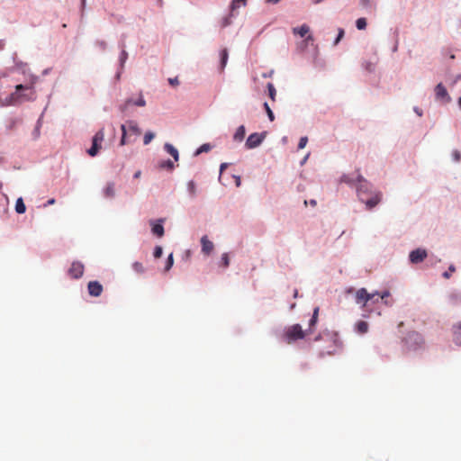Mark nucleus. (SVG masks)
I'll use <instances>...</instances> for the list:
<instances>
[{"label": "nucleus", "mask_w": 461, "mask_h": 461, "mask_svg": "<svg viewBox=\"0 0 461 461\" xmlns=\"http://www.w3.org/2000/svg\"><path fill=\"white\" fill-rule=\"evenodd\" d=\"M168 83L173 86H176L179 85V81H178V78L177 77H174V78H168Z\"/></svg>", "instance_id": "c03bdc74"}, {"label": "nucleus", "mask_w": 461, "mask_h": 461, "mask_svg": "<svg viewBox=\"0 0 461 461\" xmlns=\"http://www.w3.org/2000/svg\"><path fill=\"white\" fill-rule=\"evenodd\" d=\"M220 57H221L220 70H221V72H222L227 65L228 59H229V53H228L227 49H223L221 50Z\"/></svg>", "instance_id": "a211bd4d"}, {"label": "nucleus", "mask_w": 461, "mask_h": 461, "mask_svg": "<svg viewBox=\"0 0 461 461\" xmlns=\"http://www.w3.org/2000/svg\"><path fill=\"white\" fill-rule=\"evenodd\" d=\"M245 133H246L245 127L243 125H240L236 130V132H235V134L233 136L234 140H236V141L243 140V139L245 137Z\"/></svg>", "instance_id": "4be33fe9"}, {"label": "nucleus", "mask_w": 461, "mask_h": 461, "mask_svg": "<svg viewBox=\"0 0 461 461\" xmlns=\"http://www.w3.org/2000/svg\"><path fill=\"white\" fill-rule=\"evenodd\" d=\"M266 138V133L265 132H261V133H258V132H255V133H252L250 134L247 140H246V143H245V146L247 149H255L257 147H258L262 141L265 140Z\"/></svg>", "instance_id": "6e6552de"}, {"label": "nucleus", "mask_w": 461, "mask_h": 461, "mask_svg": "<svg viewBox=\"0 0 461 461\" xmlns=\"http://www.w3.org/2000/svg\"><path fill=\"white\" fill-rule=\"evenodd\" d=\"M230 24V22H229V19L228 18H225L224 19V22L222 23V26L225 27V26H228Z\"/></svg>", "instance_id": "3c124183"}, {"label": "nucleus", "mask_w": 461, "mask_h": 461, "mask_svg": "<svg viewBox=\"0 0 461 461\" xmlns=\"http://www.w3.org/2000/svg\"><path fill=\"white\" fill-rule=\"evenodd\" d=\"M405 347L409 350H418L422 348L425 345L423 336L418 331H410L403 339Z\"/></svg>", "instance_id": "7ed1b4c3"}, {"label": "nucleus", "mask_w": 461, "mask_h": 461, "mask_svg": "<svg viewBox=\"0 0 461 461\" xmlns=\"http://www.w3.org/2000/svg\"><path fill=\"white\" fill-rule=\"evenodd\" d=\"M173 264H174L173 254H170L168 256L167 263H166L165 271H168L172 267Z\"/></svg>", "instance_id": "f704fd0d"}, {"label": "nucleus", "mask_w": 461, "mask_h": 461, "mask_svg": "<svg viewBox=\"0 0 461 461\" xmlns=\"http://www.w3.org/2000/svg\"><path fill=\"white\" fill-rule=\"evenodd\" d=\"M357 180L359 182V185L357 186V194H358L359 200L362 203H366L367 209L374 208L381 201L382 194L380 193H375L370 198H366V185H367V182L360 175L357 176Z\"/></svg>", "instance_id": "f03ea898"}, {"label": "nucleus", "mask_w": 461, "mask_h": 461, "mask_svg": "<svg viewBox=\"0 0 461 461\" xmlns=\"http://www.w3.org/2000/svg\"><path fill=\"white\" fill-rule=\"evenodd\" d=\"M154 138H155V134L153 132L147 131L143 138L144 145L149 144Z\"/></svg>", "instance_id": "c85d7f7f"}, {"label": "nucleus", "mask_w": 461, "mask_h": 461, "mask_svg": "<svg viewBox=\"0 0 461 461\" xmlns=\"http://www.w3.org/2000/svg\"><path fill=\"white\" fill-rule=\"evenodd\" d=\"M87 289L90 295L97 297L103 292V285L97 281H90L87 285Z\"/></svg>", "instance_id": "f8f14e48"}, {"label": "nucleus", "mask_w": 461, "mask_h": 461, "mask_svg": "<svg viewBox=\"0 0 461 461\" xmlns=\"http://www.w3.org/2000/svg\"><path fill=\"white\" fill-rule=\"evenodd\" d=\"M154 258H158L162 256V248L160 246H157L154 249Z\"/></svg>", "instance_id": "58836bf2"}, {"label": "nucleus", "mask_w": 461, "mask_h": 461, "mask_svg": "<svg viewBox=\"0 0 461 461\" xmlns=\"http://www.w3.org/2000/svg\"><path fill=\"white\" fill-rule=\"evenodd\" d=\"M84 274V265L78 261H74L68 269V275L70 277L77 279L80 278Z\"/></svg>", "instance_id": "1a4fd4ad"}, {"label": "nucleus", "mask_w": 461, "mask_h": 461, "mask_svg": "<svg viewBox=\"0 0 461 461\" xmlns=\"http://www.w3.org/2000/svg\"><path fill=\"white\" fill-rule=\"evenodd\" d=\"M356 330L360 334H365L368 331V323L365 321H359L356 323Z\"/></svg>", "instance_id": "412c9836"}, {"label": "nucleus", "mask_w": 461, "mask_h": 461, "mask_svg": "<svg viewBox=\"0 0 461 461\" xmlns=\"http://www.w3.org/2000/svg\"><path fill=\"white\" fill-rule=\"evenodd\" d=\"M175 167L174 162L170 159L162 160L158 163V168L160 169H167V170H173Z\"/></svg>", "instance_id": "5701e85b"}, {"label": "nucleus", "mask_w": 461, "mask_h": 461, "mask_svg": "<svg viewBox=\"0 0 461 461\" xmlns=\"http://www.w3.org/2000/svg\"><path fill=\"white\" fill-rule=\"evenodd\" d=\"M140 171H138V172H136V173L134 174V177H135V178L140 177Z\"/></svg>", "instance_id": "5fc2aeb1"}, {"label": "nucleus", "mask_w": 461, "mask_h": 461, "mask_svg": "<svg viewBox=\"0 0 461 461\" xmlns=\"http://www.w3.org/2000/svg\"><path fill=\"white\" fill-rule=\"evenodd\" d=\"M415 112L417 113V114H418L419 116H421V115H422V113H421V112H420L417 108L415 109Z\"/></svg>", "instance_id": "4d7b16f0"}, {"label": "nucleus", "mask_w": 461, "mask_h": 461, "mask_svg": "<svg viewBox=\"0 0 461 461\" xmlns=\"http://www.w3.org/2000/svg\"><path fill=\"white\" fill-rule=\"evenodd\" d=\"M128 129L131 132H132L135 135H140L141 133L140 129L139 128L137 122L133 121L127 122Z\"/></svg>", "instance_id": "b1692460"}, {"label": "nucleus", "mask_w": 461, "mask_h": 461, "mask_svg": "<svg viewBox=\"0 0 461 461\" xmlns=\"http://www.w3.org/2000/svg\"><path fill=\"white\" fill-rule=\"evenodd\" d=\"M360 5L364 7V8H366L370 5V0H360Z\"/></svg>", "instance_id": "49530a36"}, {"label": "nucleus", "mask_w": 461, "mask_h": 461, "mask_svg": "<svg viewBox=\"0 0 461 461\" xmlns=\"http://www.w3.org/2000/svg\"><path fill=\"white\" fill-rule=\"evenodd\" d=\"M229 265H230L229 255H228V253H223L221 256V266H222L223 267H228Z\"/></svg>", "instance_id": "72a5a7b5"}, {"label": "nucleus", "mask_w": 461, "mask_h": 461, "mask_svg": "<svg viewBox=\"0 0 461 461\" xmlns=\"http://www.w3.org/2000/svg\"><path fill=\"white\" fill-rule=\"evenodd\" d=\"M35 98V91L33 84L17 85L15 91L6 96L5 99L0 98V104L2 106L17 105L26 101H31Z\"/></svg>", "instance_id": "f257e3e1"}, {"label": "nucleus", "mask_w": 461, "mask_h": 461, "mask_svg": "<svg viewBox=\"0 0 461 461\" xmlns=\"http://www.w3.org/2000/svg\"><path fill=\"white\" fill-rule=\"evenodd\" d=\"M104 139V131L103 129L99 130L93 137L92 140V147L87 150V153L91 157H95L97 155L99 149H101V144Z\"/></svg>", "instance_id": "0eeeda50"}, {"label": "nucleus", "mask_w": 461, "mask_h": 461, "mask_svg": "<svg viewBox=\"0 0 461 461\" xmlns=\"http://www.w3.org/2000/svg\"><path fill=\"white\" fill-rule=\"evenodd\" d=\"M246 4L245 0H233L231 2V9L234 10L240 7L241 5H244Z\"/></svg>", "instance_id": "e433bc0d"}, {"label": "nucleus", "mask_w": 461, "mask_h": 461, "mask_svg": "<svg viewBox=\"0 0 461 461\" xmlns=\"http://www.w3.org/2000/svg\"><path fill=\"white\" fill-rule=\"evenodd\" d=\"M427 256L428 254L425 249H417L410 253L409 258L412 264H418L422 262L427 258Z\"/></svg>", "instance_id": "9d476101"}, {"label": "nucleus", "mask_w": 461, "mask_h": 461, "mask_svg": "<svg viewBox=\"0 0 461 461\" xmlns=\"http://www.w3.org/2000/svg\"><path fill=\"white\" fill-rule=\"evenodd\" d=\"M358 30H364L366 27V20L365 18H358L356 22Z\"/></svg>", "instance_id": "2f4dec72"}, {"label": "nucleus", "mask_w": 461, "mask_h": 461, "mask_svg": "<svg viewBox=\"0 0 461 461\" xmlns=\"http://www.w3.org/2000/svg\"><path fill=\"white\" fill-rule=\"evenodd\" d=\"M318 316H319V307H316L313 310L312 316L309 321V329L306 330L307 334L312 331L313 327L316 325L318 321Z\"/></svg>", "instance_id": "f3484780"}, {"label": "nucleus", "mask_w": 461, "mask_h": 461, "mask_svg": "<svg viewBox=\"0 0 461 461\" xmlns=\"http://www.w3.org/2000/svg\"><path fill=\"white\" fill-rule=\"evenodd\" d=\"M332 341L334 343V346H333V349L328 351V354H330V355L335 353L336 348L338 347V345H337V342H338L337 339H335V338L332 339Z\"/></svg>", "instance_id": "a18cd8bd"}, {"label": "nucleus", "mask_w": 461, "mask_h": 461, "mask_svg": "<svg viewBox=\"0 0 461 461\" xmlns=\"http://www.w3.org/2000/svg\"><path fill=\"white\" fill-rule=\"evenodd\" d=\"M127 58H128V53L125 50H122L121 53V56H120V61H121L122 65L124 64Z\"/></svg>", "instance_id": "79ce46f5"}, {"label": "nucleus", "mask_w": 461, "mask_h": 461, "mask_svg": "<svg viewBox=\"0 0 461 461\" xmlns=\"http://www.w3.org/2000/svg\"><path fill=\"white\" fill-rule=\"evenodd\" d=\"M402 326H403V322L402 321L399 323V327H402Z\"/></svg>", "instance_id": "052dcab7"}, {"label": "nucleus", "mask_w": 461, "mask_h": 461, "mask_svg": "<svg viewBox=\"0 0 461 461\" xmlns=\"http://www.w3.org/2000/svg\"><path fill=\"white\" fill-rule=\"evenodd\" d=\"M343 36H344V30H343V29H339V30L338 37H337V39L335 40L334 44H335V45H336V44H338V43H339V41L343 38Z\"/></svg>", "instance_id": "37998d69"}, {"label": "nucleus", "mask_w": 461, "mask_h": 461, "mask_svg": "<svg viewBox=\"0 0 461 461\" xmlns=\"http://www.w3.org/2000/svg\"><path fill=\"white\" fill-rule=\"evenodd\" d=\"M435 95H436L437 99H438V100H443L447 103L450 101V97L447 94V91L442 83H439L436 86Z\"/></svg>", "instance_id": "9b49d317"}, {"label": "nucleus", "mask_w": 461, "mask_h": 461, "mask_svg": "<svg viewBox=\"0 0 461 461\" xmlns=\"http://www.w3.org/2000/svg\"><path fill=\"white\" fill-rule=\"evenodd\" d=\"M264 107H265L266 112H267V113L268 115L269 120L271 122H273L274 119H275V116H274V113H273L272 110L270 109L269 105L267 104V103L264 104Z\"/></svg>", "instance_id": "c9c22d12"}, {"label": "nucleus", "mask_w": 461, "mask_h": 461, "mask_svg": "<svg viewBox=\"0 0 461 461\" xmlns=\"http://www.w3.org/2000/svg\"><path fill=\"white\" fill-rule=\"evenodd\" d=\"M458 105H459V107L461 108V96H460V97H459V99H458Z\"/></svg>", "instance_id": "13d9d810"}, {"label": "nucleus", "mask_w": 461, "mask_h": 461, "mask_svg": "<svg viewBox=\"0 0 461 461\" xmlns=\"http://www.w3.org/2000/svg\"><path fill=\"white\" fill-rule=\"evenodd\" d=\"M235 185L237 187H240L241 185V179L240 176H235Z\"/></svg>", "instance_id": "de8ad7c7"}, {"label": "nucleus", "mask_w": 461, "mask_h": 461, "mask_svg": "<svg viewBox=\"0 0 461 461\" xmlns=\"http://www.w3.org/2000/svg\"><path fill=\"white\" fill-rule=\"evenodd\" d=\"M202 252L204 255H210L214 249L213 243L208 240L207 236H203L201 239Z\"/></svg>", "instance_id": "ddd939ff"}, {"label": "nucleus", "mask_w": 461, "mask_h": 461, "mask_svg": "<svg viewBox=\"0 0 461 461\" xmlns=\"http://www.w3.org/2000/svg\"><path fill=\"white\" fill-rule=\"evenodd\" d=\"M306 334V330H303L300 324H294L285 330L284 333V340L290 344L294 341L303 339Z\"/></svg>", "instance_id": "20e7f679"}, {"label": "nucleus", "mask_w": 461, "mask_h": 461, "mask_svg": "<svg viewBox=\"0 0 461 461\" xmlns=\"http://www.w3.org/2000/svg\"><path fill=\"white\" fill-rule=\"evenodd\" d=\"M212 149L211 145L209 143L203 144L200 146V148L196 150L195 155H199L203 152H208Z\"/></svg>", "instance_id": "c756f323"}, {"label": "nucleus", "mask_w": 461, "mask_h": 461, "mask_svg": "<svg viewBox=\"0 0 461 461\" xmlns=\"http://www.w3.org/2000/svg\"><path fill=\"white\" fill-rule=\"evenodd\" d=\"M187 188H188L190 195L193 196V197L195 196L196 187H195V184H194V181H189L188 182Z\"/></svg>", "instance_id": "7c9ffc66"}, {"label": "nucleus", "mask_w": 461, "mask_h": 461, "mask_svg": "<svg viewBox=\"0 0 461 461\" xmlns=\"http://www.w3.org/2000/svg\"><path fill=\"white\" fill-rule=\"evenodd\" d=\"M453 340L456 345H461V322L453 326Z\"/></svg>", "instance_id": "dca6fc26"}, {"label": "nucleus", "mask_w": 461, "mask_h": 461, "mask_svg": "<svg viewBox=\"0 0 461 461\" xmlns=\"http://www.w3.org/2000/svg\"><path fill=\"white\" fill-rule=\"evenodd\" d=\"M132 268L138 274H142L145 271V268H144L142 263H140V262H134L132 264Z\"/></svg>", "instance_id": "bb28decb"}, {"label": "nucleus", "mask_w": 461, "mask_h": 461, "mask_svg": "<svg viewBox=\"0 0 461 461\" xmlns=\"http://www.w3.org/2000/svg\"><path fill=\"white\" fill-rule=\"evenodd\" d=\"M341 181L346 182V183H348V182H349L347 176H343V177L341 178Z\"/></svg>", "instance_id": "6e6d98bb"}, {"label": "nucleus", "mask_w": 461, "mask_h": 461, "mask_svg": "<svg viewBox=\"0 0 461 461\" xmlns=\"http://www.w3.org/2000/svg\"><path fill=\"white\" fill-rule=\"evenodd\" d=\"M55 203V199L54 198H51L50 199L47 203L45 204V206L47 205H50V204H54Z\"/></svg>", "instance_id": "8fccbe9b"}, {"label": "nucleus", "mask_w": 461, "mask_h": 461, "mask_svg": "<svg viewBox=\"0 0 461 461\" xmlns=\"http://www.w3.org/2000/svg\"><path fill=\"white\" fill-rule=\"evenodd\" d=\"M389 292H384L383 294H378V296H375V303L378 302L379 300H384L385 297L389 296Z\"/></svg>", "instance_id": "ea45409f"}, {"label": "nucleus", "mask_w": 461, "mask_h": 461, "mask_svg": "<svg viewBox=\"0 0 461 461\" xmlns=\"http://www.w3.org/2000/svg\"><path fill=\"white\" fill-rule=\"evenodd\" d=\"M164 149L168 154H170L174 158L175 161L178 160V158H179L178 151L173 145H171L170 143H166L164 145Z\"/></svg>", "instance_id": "aec40b11"}, {"label": "nucleus", "mask_w": 461, "mask_h": 461, "mask_svg": "<svg viewBox=\"0 0 461 461\" xmlns=\"http://www.w3.org/2000/svg\"><path fill=\"white\" fill-rule=\"evenodd\" d=\"M310 27L307 24H303L300 27H294L293 28V32L295 35H299L300 37L303 38L307 35L305 40H303L302 42L298 44V48L303 51L304 50L309 43H312L314 39L312 35L309 34Z\"/></svg>", "instance_id": "39448f33"}, {"label": "nucleus", "mask_w": 461, "mask_h": 461, "mask_svg": "<svg viewBox=\"0 0 461 461\" xmlns=\"http://www.w3.org/2000/svg\"><path fill=\"white\" fill-rule=\"evenodd\" d=\"M310 204H311L312 206H315V205L317 204V203H316V201H315V200H311V201H310Z\"/></svg>", "instance_id": "864d4df0"}, {"label": "nucleus", "mask_w": 461, "mask_h": 461, "mask_svg": "<svg viewBox=\"0 0 461 461\" xmlns=\"http://www.w3.org/2000/svg\"><path fill=\"white\" fill-rule=\"evenodd\" d=\"M228 167L227 163H222L220 167V172L222 173V171Z\"/></svg>", "instance_id": "09e8293b"}, {"label": "nucleus", "mask_w": 461, "mask_h": 461, "mask_svg": "<svg viewBox=\"0 0 461 461\" xmlns=\"http://www.w3.org/2000/svg\"><path fill=\"white\" fill-rule=\"evenodd\" d=\"M307 142H308V138L302 137L298 143V149H303L306 146Z\"/></svg>", "instance_id": "4c0bfd02"}, {"label": "nucleus", "mask_w": 461, "mask_h": 461, "mask_svg": "<svg viewBox=\"0 0 461 461\" xmlns=\"http://www.w3.org/2000/svg\"><path fill=\"white\" fill-rule=\"evenodd\" d=\"M131 104H135L137 106H145L146 105V101L144 100L143 96L140 95L139 97V99L135 102H133L131 99H128L127 101H125V103L121 106V110L122 112L126 111L128 109V107L131 105Z\"/></svg>", "instance_id": "4468645a"}, {"label": "nucleus", "mask_w": 461, "mask_h": 461, "mask_svg": "<svg viewBox=\"0 0 461 461\" xmlns=\"http://www.w3.org/2000/svg\"><path fill=\"white\" fill-rule=\"evenodd\" d=\"M104 197L112 199L115 196V184L113 182L107 183L105 187L103 189Z\"/></svg>", "instance_id": "2eb2a0df"}, {"label": "nucleus", "mask_w": 461, "mask_h": 461, "mask_svg": "<svg viewBox=\"0 0 461 461\" xmlns=\"http://www.w3.org/2000/svg\"><path fill=\"white\" fill-rule=\"evenodd\" d=\"M280 0H267L268 4H277Z\"/></svg>", "instance_id": "603ef678"}, {"label": "nucleus", "mask_w": 461, "mask_h": 461, "mask_svg": "<svg viewBox=\"0 0 461 461\" xmlns=\"http://www.w3.org/2000/svg\"><path fill=\"white\" fill-rule=\"evenodd\" d=\"M322 1H323V0H314V3H315V4H319V3L322 2Z\"/></svg>", "instance_id": "bf43d9fd"}, {"label": "nucleus", "mask_w": 461, "mask_h": 461, "mask_svg": "<svg viewBox=\"0 0 461 461\" xmlns=\"http://www.w3.org/2000/svg\"><path fill=\"white\" fill-rule=\"evenodd\" d=\"M375 296H378V293L370 294L366 288H361L356 293V303L365 307L369 302L375 303Z\"/></svg>", "instance_id": "423d86ee"}, {"label": "nucleus", "mask_w": 461, "mask_h": 461, "mask_svg": "<svg viewBox=\"0 0 461 461\" xmlns=\"http://www.w3.org/2000/svg\"><path fill=\"white\" fill-rule=\"evenodd\" d=\"M452 157H453V159L456 161V162H458L460 161L461 159V154L458 150H453L452 152Z\"/></svg>", "instance_id": "a19ab883"}, {"label": "nucleus", "mask_w": 461, "mask_h": 461, "mask_svg": "<svg viewBox=\"0 0 461 461\" xmlns=\"http://www.w3.org/2000/svg\"><path fill=\"white\" fill-rule=\"evenodd\" d=\"M121 130H122V134L120 144L122 146H123V145H125L127 143V141H126V137H127V128H126V125L125 124H122Z\"/></svg>", "instance_id": "a878e982"}, {"label": "nucleus", "mask_w": 461, "mask_h": 461, "mask_svg": "<svg viewBox=\"0 0 461 461\" xmlns=\"http://www.w3.org/2000/svg\"><path fill=\"white\" fill-rule=\"evenodd\" d=\"M455 271H456V267H455V266H454V265H450V266L448 267V270H447V271H446V272H444V273L442 274V276H443L444 278H446V279H448V278H450L451 275H452Z\"/></svg>", "instance_id": "473e14b6"}, {"label": "nucleus", "mask_w": 461, "mask_h": 461, "mask_svg": "<svg viewBox=\"0 0 461 461\" xmlns=\"http://www.w3.org/2000/svg\"><path fill=\"white\" fill-rule=\"evenodd\" d=\"M15 211L17 213L22 214L24 213L26 211V206L23 203V198H18L15 203Z\"/></svg>", "instance_id": "393cba45"}, {"label": "nucleus", "mask_w": 461, "mask_h": 461, "mask_svg": "<svg viewBox=\"0 0 461 461\" xmlns=\"http://www.w3.org/2000/svg\"><path fill=\"white\" fill-rule=\"evenodd\" d=\"M267 90H268V95H269V97L275 101L276 99V88L274 86V85L272 83H268L267 84Z\"/></svg>", "instance_id": "cd10ccee"}, {"label": "nucleus", "mask_w": 461, "mask_h": 461, "mask_svg": "<svg viewBox=\"0 0 461 461\" xmlns=\"http://www.w3.org/2000/svg\"><path fill=\"white\" fill-rule=\"evenodd\" d=\"M152 224V233L158 237H162L164 235V227L161 222H151Z\"/></svg>", "instance_id": "6ab92c4d"}]
</instances>
